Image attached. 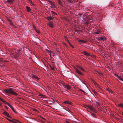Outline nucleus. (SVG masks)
<instances>
[{
  "mask_svg": "<svg viewBox=\"0 0 123 123\" xmlns=\"http://www.w3.org/2000/svg\"><path fill=\"white\" fill-rule=\"evenodd\" d=\"M6 94L9 93L10 94L14 95L17 96L18 94L15 92L12 89V88H10L8 89H5L4 90Z\"/></svg>",
  "mask_w": 123,
  "mask_h": 123,
  "instance_id": "obj_1",
  "label": "nucleus"
},
{
  "mask_svg": "<svg viewBox=\"0 0 123 123\" xmlns=\"http://www.w3.org/2000/svg\"><path fill=\"white\" fill-rule=\"evenodd\" d=\"M88 108L91 111L94 112H96V111L95 110V108L93 107L92 106L90 105L89 106H88Z\"/></svg>",
  "mask_w": 123,
  "mask_h": 123,
  "instance_id": "obj_2",
  "label": "nucleus"
},
{
  "mask_svg": "<svg viewBox=\"0 0 123 123\" xmlns=\"http://www.w3.org/2000/svg\"><path fill=\"white\" fill-rule=\"evenodd\" d=\"M97 39L98 40L104 41L106 40V38L105 36H103V37H98Z\"/></svg>",
  "mask_w": 123,
  "mask_h": 123,
  "instance_id": "obj_3",
  "label": "nucleus"
},
{
  "mask_svg": "<svg viewBox=\"0 0 123 123\" xmlns=\"http://www.w3.org/2000/svg\"><path fill=\"white\" fill-rule=\"evenodd\" d=\"M74 69L75 70V71L77 73L80 75H83V74L76 67H75Z\"/></svg>",
  "mask_w": 123,
  "mask_h": 123,
  "instance_id": "obj_4",
  "label": "nucleus"
},
{
  "mask_svg": "<svg viewBox=\"0 0 123 123\" xmlns=\"http://www.w3.org/2000/svg\"><path fill=\"white\" fill-rule=\"evenodd\" d=\"M48 1L49 2V4L51 5V7L52 8L55 7V5L54 3L49 0H48Z\"/></svg>",
  "mask_w": 123,
  "mask_h": 123,
  "instance_id": "obj_5",
  "label": "nucleus"
},
{
  "mask_svg": "<svg viewBox=\"0 0 123 123\" xmlns=\"http://www.w3.org/2000/svg\"><path fill=\"white\" fill-rule=\"evenodd\" d=\"M64 87L65 88H66L68 90H70L71 88L70 86L67 84Z\"/></svg>",
  "mask_w": 123,
  "mask_h": 123,
  "instance_id": "obj_6",
  "label": "nucleus"
},
{
  "mask_svg": "<svg viewBox=\"0 0 123 123\" xmlns=\"http://www.w3.org/2000/svg\"><path fill=\"white\" fill-rule=\"evenodd\" d=\"M3 114L5 116H7L8 117H11V116L9 114V113H8L6 111L4 112L3 113Z\"/></svg>",
  "mask_w": 123,
  "mask_h": 123,
  "instance_id": "obj_7",
  "label": "nucleus"
},
{
  "mask_svg": "<svg viewBox=\"0 0 123 123\" xmlns=\"http://www.w3.org/2000/svg\"><path fill=\"white\" fill-rule=\"evenodd\" d=\"M3 103L5 104H7L11 108L12 107L9 103L6 102L5 100Z\"/></svg>",
  "mask_w": 123,
  "mask_h": 123,
  "instance_id": "obj_8",
  "label": "nucleus"
},
{
  "mask_svg": "<svg viewBox=\"0 0 123 123\" xmlns=\"http://www.w3.org/2000/svg\"><path fill=\"white\" fill-rule=\"evenodd\" d=\"M76 67L78 68L79 69L81 70L82 71H85L84 69L81 66L79 65H77L76 66Z\"/></svg>",
  "mask_w": 123,
  "mask_h": 123,
  "instance_id": "obj_9",
  "label": "nucleus"
},
{
  "mask_svg": "<svg viewBox=\"0 0 123 123\" xmlns=\"http://www.w3.org/2000/svg\"><path fill=\"white\" fill-rule=\"evenodd\" d=\"M48 25L50 27L52 28H53L54 27V25L52 22H49Z\"/></svg>",
  "mask_w": 123,
  "mask_h": 123,
  "instance_id": "obj_10",
  "label": "nucleus"
},
{
  "mask_svg": "<svg viewBox=\"0 0 123 123\" xmlns=\"http://www.w3.org/2000/svg\"><path fill=\"white\" fill-rule=\"evenodd\" d=\"M63 103L65 104H67L70 105H72V103L70 102L68 100H66L64 101Z\"/></svg>",
  "mask_w": 123,
  "mask_h": 123,
  "instance_id": "obj_11",
  "label": "nucleus"
},
{
  "mask_svg": "<svg viewBox=\"0 0 123 123\" xmlns=\"http://www.w3.org/2000/svg\"><path fill=\"white\" fill-rule=\"evenodd\" d=\"M83 53L84 55H85L86 56H89L90 55V54L89 53L87 52L86 51H84L83 52Z\"/></svg>",
  "mask_w": 123,
  "mask_h": 123,
  "instance_id": "obj_12",
  "label": "nucleus"
},
{
  "mask_svg": "<svg viewBox=\"0 0 123 123\" xmlns=\"http://www.w3.org/2000/svg\"><path fill=\"white\" fill-rule=\"evenodd\" d=\"M32 78L36 79L37 80H39L40 79V78H39L38 76L35 75H33V76H32Z\"/></svg>",
  "mask_w": 123,
  "mask_h": 123,
  "instance_id": "obj_13",
  "label": "nucleus"
},
{
  "mask_svg": "<svg viewBox=\"0 0 123 123\" xmlns=\"http://www.w3.org/2000/svg\"><path fill=\"white\" fill-rule=\"evenodd\" d=\"M101 31H100V30L98 29L97 31L94 32V33L95 34H98L101 33Z\"/></svg>",
  "mask_w": 123,
  "mask_h": 123,
  "instance_id": "obj_14",
  "label": "nucleus"
},
{
  "mask_svg": "<svg viewBox=\"0 0 123 123\" xmlns=\"http://www.w3.org/2000/svg\"><path fill=\"white\" fill-rule=\"evenodd\" d=\"M78 42L81 43H84L87 42L86 41H85L82 40H79Z\"/></svg>",
  "mask_w": 123,
  "mask_h": 123,
  "instance_id": "obj_15",
  "label": "nucleus"
},
{
  "mask_svg": "<svg viewBox=\"0 0 123 123\" xmlns=\"http://www.w3.org/2000/svg\"><path fill=\"white\" fill-rule=\"evenodd\" d=\"M106 90L109 92L111 93H113V92L109 88H107L106 89Z\"/></svg>",
  "mask_w": 123,
  "mask_h": 123,
  "instance_id": "obj_16",
  "label": "nucleus"
},
{
  "mask_svg": "<svg viewBox=\"0 0 123 123\" xmlns=\"http://www.w3.org/2000/svg\"><path fill=\"white\" fill-rule=\"evenodd\" d=\"M10 121L14 123H17L18 121L15 119H13L12 120H10Z\"/></svg>",
  "mask_w": 123,
  "mask_h": 123,
  "instance_id": "obj_17",
  "label": "nucleus"
},
{
  "mask_svg": "<svg viewBox=\"0 0 123 123\" xmlns=\"http://www.w3.org/2000/svg\"><path fill=\"white\" fill-rule=\"evenodd\" d=\"M96 73L97 74H98L100 76H103V74H102V73L101 72L97 71V72Z\"/></svg>",
  "mask_w": 123,
  "mask_h": 123,
  "instance_id": "obj_18",
  "label": "nucleus"
},
{
  "mask_svg": "<svg viewBox=\"0 0 123 123\" xmlns=\"http://www.w3.org/2000/svg\"><path fill=\"white\" fill-rule=\"evenodd\" d=\"M26 8L27 11L28 12H30L31 10V9L30 8V7L27 6H26Z\"/></svg>",
  "mask_w": 123,
  "mask_h": 123,
  "instance_id": "obj_19",
  "label": "nucleus"
},
{
  "mask_svg": "<svg viewBox=\"0 0 123 123\" xmlns=\"http://www.w3.org/2000/svg\"><path fill=\"white\" fill-rule=\"evenodd\" d=\"M114 75L115 76L117 77L118 79H119L120 80H122L123 81V79H122L121 78L118 76L116 74H115Z\"/></svg>",
  "mask_w": 123,
  "mask_h": 123,
  "instance_id": "obj_20",
  "label": "nucleus"
},
{
  "mask_svg": "<svg viewBox=\"0 0 123 123\" xmlns=\"http://www.w3.org/2000/svg\"><path fill=\"white\" fill-rule=\"evenodd\" d=\"M50 68L52 70H54L55 69V67L51 65H49Z\"/></svg>",
  "mask_w": 123,
  "mask_h": 123,
  "instance_id": "obj_21",
  "label": "nucleus"
},
{
  "mask_svg": "<svg viewBox=\"0 0 123 123\" xmlns=\"http://www.w3.org/2000/svg\"><path fill=\"white\" fill-rule=\"evenodd\" d=\"M14 1L13 0H7V2L10 3H12Z\"/></svg>",
  "mask_w": 123,
  "mask_h": 123,
  "instance_id": "obj_22",
  "label": "nucleus"
},
{
  "mask_svg": "<svg viewBox=\"0 0 123 123\" xmlns=\"http://www.w3.org/2000/svg\"><path fill=\"white\" fill-rule=\"evenodd\" d=\"M47 19L48 20H50L53 19L52 17L51 16H50L49 17H48L47 18Z\"/></svg>",
  "mask_w": 123,
  "mask_h": 123,
  "instance_id": "obj_23",
  "label": "nucleus"
},
{
  "mask_svg": "<svg viewBox=\"0 0 123 123\" xmlns=\"http://www.w3.org/2000/svg\"><path fill=\"white\" fill-rule=\"evenodd\" d=\"M118 106H120L121 107L123 108V104H121L118 105Z\"/></svg>",
  "mask_w": 123,
  "mask_h": 123,
  "instance_id": "obj_24",
  "label": "nucleus"
},
{
  "mask_svg": "<svg viewBox=\"0 0 123 123\" xmlns=\"http://www.w3.org/2000/svg\"><path fill=\"white\" fill-rule=\"evenodd\" d=\"M58 3L59 5H61L62 4V2L60 0H58Z\"/></svg>",
  "mask_w": 123,
  "mask_h": 123,
  "instance_id": "obj_25",
  "label": "nucleus"
},
{
  "mask_svg": "<svg viewBox=\"0 0 123 123\" xmlns=\"http://www.w3.org/2000/svg\"><path fill=\"white\" fill-rule=\"evenodd\" d=\"M90 22V21H89V20H87V21H86V24L87 25L89 24Z\"/></svg>",
  "mask_w": 123,
  "mask_h": 123,
  "instance_id": "obj_26",
  "label": "nucleus"
},
{
  "mask_svg": "<svg viewBox=\"0 0 123 123\" xmlns=\"http://www.w3.org/2000/svg\"><path fill=\"white\" fill-rule=\"evenodd\" d=\"M11 108L12 109V110L15 113H16V111L14 109V108H13V107H11Z\"/></svg>",
  "mask_w": 123,
  "mask_h": 123,
  "instance_id": "obj_27",
  "label": "nucleus"
},
{
  "mask_svg": "<svg viewBox=\"0 0 123 123\" xmlns=\"http://www.w3.org/2000/svg\"><path fill=\"white\" fill-rule=\"evenodd\" d=\"M30 5L31 6H34V4H33L32 2V1H31L30 2Z\"/></svg>",
  "mask_w": 123,
  "mask_h": 123,
  "instance_id": "obj_28",
  "label": "nucleus"
},
{
  "mask_svg": "<svg viewBox=\"0 0 123 123\" xmlns=\"http://www.w3.org/2000/svg\"><path fill=\"white\" fill-rule=\"evenodd\" d=\"M35 30V31H36L37 32V33H40V32L37 29H36Z\"/></svg>",
  "mask_w": 123,
  "mask_h": 123,
  "instance_id": "obj_29",
  "label": "nucleus"
},
{
  "mask_svg": "<svg viewBox=\"0 0 123 123\" xmlns=\"http://www.w3.org/2000/svg\"><path fill=\"white\" fill-rule=\"evenodd\" d=\"M51 12L52 14H56V13L54 12L53 11H51Z\"/></svg>",
  "mask_w": 123,
  "mask_h": 123,
  "instance_id": "obj_30",
  "label": "nucleus"
},
{
  "mask_svg": "<svg viewBox=\"0 0 123 123\" xmlns=\"http://www.w3.org/2000/svg\"><path fill=\"white\" fill-rule=\"evenodd\" d=\"M0 100L2 102H4V99H2L0 97Z\"/></svg>",
  "mask_w": 123,
  "mask_h": 123,
  "instance_id": "obj_31",
  "label": "nucleus"
},
{
  "mask_svg": "<svg viewBox=\"0 0 123 123\" xmlns=\"http://www.w3.org/2000/svg\"><path fill=\"white\" fill-rule=\"evenodd\" d=\"M33 28H34L35 30L36 29V26L34 25H33Z\"/></svg>",
  "mask_w": 123,
  "mask_h": 123,
  "instance_id": "obj_32",
  "label": "nucleus"
},
{
  "mask_svg": "<svg viewBox=\"0 0 123 123\" xmlns=\"http://www.w3.org/2000/svg\"><path fill=\"white\" fill-rule=\"evenodd\" d=\"M62 84L63 85V86L64 87L66 84H65L64 82H62Z\"/></svg>",
  "mask_w": 123,
  "mask_h": 123,
  "instance_id": "obj_33",
  "label": "nucleus"
},
{
  "mask_svg": "<svg viewBox=\"0 0 123 123\" xmlns=\"http://www.w3.org/2000/svg\"><path fill=\"white\" fill-rule=\"evenodd\" d=\"M93 93L95 94H97V92L95 91H94L93 92Z\"/></svg>",
  "mask_w": 123,
  "mask_h": 123,
  "instance_id": "obj_34",
  "label": "nucleus"
},
{
  "mask_svg": "<svg viewBox=\"0 0 123 123\" xmlns=\"http://www.w3.org/2000/svg\"><path fill=\"white\" fill-rule=\"evenodd\" d=\"M90 105H84L85 107L86 108H88V106H89Z\"/></svg>",
  "mask_w": 123,
  "mask_h": 123,
  "instance_id": "obj_35",
  "label": "nucleus"
},
{
  "mask_svg": "<svg viewBox=\"0 0 123 123\" xmlns=\"http://www.w3.org/2000/svg\"><path fill=\"white\" fill-rule=\"evenodd\" d=\"M92 115L93 117H95V115L94 113H92L91 114Z\"/></svg>",
  "mask_w": 123,
  "mask_h": 123,
  "instance_id": "obj_36",
  "label": "nucleus"
},
{
  "mask_svg": "<svg viewBox=\"0 0 123 123\" xmlns=\"http://www.w3.org/2000/svg\"><path fill=\"white\" fill-rule=\"evenodd\" d=\"M47 51H48V53H49V55H50V53H51V52H50V51H49V50H47Z\"/></svg>",
  "mask_w": 123,
  "mask_h": 123,
  "instance_id": "obj_37",
  "label": "nucleus"
},
{
  "mask_svg": "<svg viewBox=\"0 0 123 123\" xmlns=\"http://www.w3.org/2000/svg\"><path fill=\"white\" fill-rule=\"evenodd\" d=\"M40 96L42 97H43L44 95L43 94H40Z\"/></svg>",
  "mask_w": 123,
  "mask_h": 123,
  "instance_id": "obj_38",
  "label": "nucleus"
},
{
  "mask_svg": "<svg viewBox=\"0 0 123 123\" xmlns=\"http://www.w3.org/2000/svg\"><path fill=\"white\" fill-rule=\"evenodd\" d=\"M5 108L7 109H8V107L6 106V105H5Z\"/></svg>",
  "mask_w": 123,
  "mask_h": 123,
  "instance_id": "obj_39",
  "label": "nucleus"
},
{
  "mask_svg": "<svg viewBox=\"0 0 123 123\" xmlns=\"http://www.w3.org/2000/svg\"><path fill=\"white\" fill-rule=\"evenodd\" d=\"M70 46L72 48H74V46L72 44H71Z\"/></svg>",
  "mask_w": 123,
  "mask_h": 123,
  "instance_id": "obj_40",
  "label": "nucleus"
},
{
  "mask_svg": "<svg viewBox=\"0 0 123 123\" xmlns=\"http://www.w3.org/2000/svg\"><path fill=\"white\" fill-rule=\"evenodd\" d=\"M80 91H81L83 92H84V91L80 89Z\"/></svg>",
  "mask_w": 123,
  "mask_h": 123,
  "instance_id": "obj_41",
  "label": "nucleus"
},
{
  "mask_svg": "<svg viewBox=\"0 0 123 123\" xmlns=\"http://www.w3.org/2000/svg\"><path fill=\"white\" fill-rule=\"evenodd\" d=\"M67 42L68 43H69V44H70V42L68 40H67Z\"/></svg>",
  "mask_w": 123,
  "mask_h": 123,
  "instance_id": "obj_42",
  "label": "nucleus"
},
{
  "mask_svg": "<svg viewBox=\"0 0 123 123\" xmlns=\"http://www.w3.org/2000/svg\"><path fill=\"white\" fill-rule=\"evenodd\" d=\"M33 111H37V110L36 109H34L33 110Z\"/></svg>",
  "mask_w": 123,
  "mask_h": 123,
  "instance_id": "obj_43",
  "label": "nucleus"
},
{
  "mask_svg": "<svg viewBox=\"0 0 123 123\" xmlns=\"http://www.w3.org/2000/svg\"><path fill=\"white\" fill-rule=\"evenodd\" d=\"M66 123H70L69 122L67 121H66Z\"/></svg>",
  "mask_w": 123,
  "mask_h": 123,
  "instance_id": "obj_44",
  "label": "nucleus"
},
{
  "mask_svg": "<svg viewBox=\"0 0 123 123\" xmlns=\"http://www.w3.org/2000/svg\"><path fill=\"white\" fill-rule=\"evenodd\" d=\"M6 119H7V120H8V121H10V120H10V119H8V118H6Z\"/></svg>",
  "mask_w": 123,
  "mask_h": 123,
  "instance_id": "obj_45",
  "label": "nucleus"
},
{
  "mask_svg": "<svg viewBox=\"0 0 123 123\" xmlns=\"http://www.w3.org/2000/svg\"><path fill=\"white\" fill-rule=\"evenodd\" d=\"M68 2H70V3H72V2H71L70 0H69L68 1Z\"/></svg>",
  "mask_w": 123,
  "mask_h": 123,
  "instance_id": "obj_46",
  "label": "nucleus"
},
{
  "mask_svg": "<svg viewBox=\"0 0 123 123\" xmlns=\"http://www.w3.org/2000/svg\"><path fill=\"white\" fill-rule=\"evenodd\" d=\"M28 1H29V2H30L31 1V0H28Z\"/></svg>",
  "mask_w": 123,
  "mask_h": 123,
  "instance_id": "obj_47",
  "label": "nucleus"
},
{
  "mask_svg": "<svg viewBox=\"0 0 123 123\" xmlns=\"http://www.w3.org/2000/svg\"><path fill=\"white\" fill-rule=\"evenodd\" d=\"M71 44L70 43V44H69L70 46L71 45Z\"/></svg>",
  "mask_w": 123,
  "mask_h": 123,
  "instance_id": "obj_48",
  "label": "nucleus"
},
{
  "mask_svg": "<svg viewBox=\"0 0 123 123\" xmlns=\"http://www.w3.org/2000/svg\"><path fill=\"white\" fill-rule=\"evenodd\" d=\"M43 89H44V90L45 91H46V90H45V89H44V88H43Z\"/></svg>",
  "mask_w": 123,
  "mask_h": 123,
  "instance_id": "obj_49",
  "label": "nucleus"
},
{
  "mask_svg": "<svg viewBox=\"0 0 123 123\" xmlns=\"http://www.w3.org/2000/svg\"><path fill=\"white\" fill-rule=\"evenodd\" d=\"M122 115L123 116V113H122Z\"/></svg>",
  "mask_w": 123,
  "mask_h": 123,
  "instance_id": "obj_50",
  "label": "nucleus"
}]
</instances>
